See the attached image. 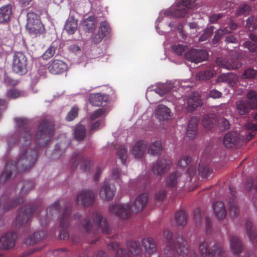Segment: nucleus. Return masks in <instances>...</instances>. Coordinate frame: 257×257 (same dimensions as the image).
I'll list each match as a JSON object with an SVG mask.
<instances>
[{
	"label": "nucleus",
	"instance_id": "obj_1",
	"mask_svg": "<svg viewBox=\"0 0 257 257\" xmlns=\"http://www.w3.org/2000/svg\"><path fill=\"white\" fill-rule=\"evenodd\" d=\"M36 159V152L26 146L21 149L19 158L14 165L20 171H27L34 165Z\"/></svg>",
	"mask_w": 257,
	"mask_h": 257
},
{
	"label": "nucleus",
	"instance_id": "obj_2",
	"mask_svg": "<svg viewBox=\"0 0 257 257\" xmlns=\"http://www.w3.org/2000/svg\"><path fill=\"white\" fill-rule=\"evenodd\" d=\"M26 27L29 34L34 37L42 34L45 32L44 26L40 17L33 12L28 13Z\"/></svg>",
	"mask_w": 257,
	"mask_h": 257
},
{
	"label": "nucleus",
	"instance_id": "obj_3",
	"mask_svg": "<svg viewBox=\"0 0 257 257\" xmlns=\"http://www.w3.org/2000/svg\"><path fill=\"white\" fill-rule=\"evenodd\" d=\"M206 240L199 245V251L202 257H223V252L218 244H213Z\"/></svg>",
	"mask_w": 257,
	"mask_h": 257
},
{
	"label": "nucleus",
	"instance_id": "obj_4",
	"mask_svg": "<svg viewBox=\"0 0 257 257\" xmlns=\"http://www.w3.org/2000/svg\"><path fill=\"white\" fill-rule=\"evenodd\" d=\"M246 96L247 102L240 100L236 104V110L240 115H243L248 112L249 108H257V93L250 90L247 93Z\"/></svg>",
	"mask_w": 257,
	"mask_h": 257
},
{
	"label": "nucleus",
	"instance_id": "obj_5",
	"mask_svg": "<svg viewBox=\"0 0 257 257\" xmlns=\"http://www.w3.org/2000/svg\"><path fill=\"white\" fill-rule=\"evenodd\" d=\"M27 58L25 54L20 52H15L12 61L13 70L18 74H24L27 70Z\"/></svg>",
	"mask_w": 257,
	"mask_h": 257
},
{
	"label": "nucleus",
	"instance_id": "obj_6",
	"mask_svg": "<svg viewBox=\"0 0 257 257\" xmlns=\"http://www.w3.org/2000/svg\"><path fill=\"white\" fill-rule=\"evenodd\" d=\"M109 211L122 219L128 218L133 212L128 203L111 205L109 207Z\"/></svg>",
	"mask_w": 257,
	"mask_h": 257
},
{
	"label": "nucleus",
	"instance_id": "obj_7",
	"mask_svg": "<svg viewBox=\"0 0 257 257\" xmlns=\"http://www.w3.org/2000/svg\"><path fill=\"white\" fill-rule=\"evenodd\" d=\"M94 200V194L90 191H84L79 193L77 197L76 201L78 204L84 206L91 205Z\"/></svg>",
	"mask_w": 257,
	"mask_h": 257
},
{
	"label": "nucleus",
	"instance_id": "obj_8",
	"mask_svg": "<svg viewBox=\"0 0 257 257\" xmlns=\"http://www.w3.org/2000/svg\"><path fill=\"white\" fill-rule=\"evenodd\" d=\"M16 237V235L11 232L5 234L0 239V248L7 249L14 247Z\"/></svg>",
	"mask_w": 257,
	"mask_h": 257
},
{
	"label": "nucleus",
	"instance_id": "obj_9",
	"mask_svg": "<svg viewBox=\"0 0 257 257\" xmlns=\"http://www.w3.org/2000/svg\"><path fill=\"white\" fill-rule=\"evenodd\" d=\"M186 58L195 63H198L205 60L207 58L205 51H198L192 50L188 52L185 55Z\"/></svg>",
	"mask_w": 257,
	"mask_h": 257
},
{
	"label": "nucleus",
	"instance_id": "obj_10",
	"mask_svg": "<svg viewBox=\"0 0 257 257\" xmlns=\"http://www.w3.org/2000/svg\"><path fill=\"white\" fill-rule=\"evenodd\" d=\"M12 6L10 4L0 8V24L7 25L9 23L12 15Z\"/></svg>",
	"mask_w": 257,
	"mask_h": 257
},
{
	"label": "nucleus",
	"instance_id": "obj_11",
	"mask_svg": "<svg viewBox=\"0 0 257 257\" xmlns=\"http://www.w3.org/2000/svg\"><path fill=\"white\" fill-rule=\"evenodd\" d=\"M148 199V195L145 193L138 196L132 206V211L138 212L142 211L146 206Z\"/></svg>",
	"mask_w": 257,
	"mask_h": 257
},
{
	"label": "nucleus",
	"instance_id": "obj_12",
	"mask_svg": "<svg viewBox=\"0 0 257 257\" xmlns=\"http://www.w3.org/2000/svg\"><path fill=\"white\" fill-rule=\"evenodd\" d=\"M115 192L113 186L105 182L100 191V196L103 200H110L113 198Z\"/></svg>",
	"mask_w": 257,
	"mask_h": 257
},
{
	"label": "nucleus",
	"instance_id": "obj_13",
	"mask_svg": "<svg viewBox=\"0 0 257 257\" xmlns=\"http://www.w3.org/2000/svg\"><path fill=\"white\" fill-rule=\"evenodd\" d=\"M48 68L51 73L57 74L65 71L67 69V65L62 61L56 60L50 64Z\"/></svg>",
	"mask_w": 257,
	"mask_h": 257
},
{
	"label": "nucleus",
	"instance_id": "obj_14",
	"mask_svg": "<svg viewBox=\"0 0 257 257\" xmlns=\"http://www.w3.org/2000/svg\"><path fill=\"white\" fill-rule=\"evenodd\" d=\"M170 164V161L162 159L154 164L152 170L155 174H162L169 169Z\"/></svg>",
	"mask_w": 257,
	"mask_h": 257
},
{
	"label": "nucleus",
	"instance_id": "obj_15",
	"mask_svg": "<svg viewBox=\"0 0 257 257\" xmlns=\"http://www.w3.org/2000/svg\"><path fill=\"white\" fill-rule=\"evenodd\" d=\"M195 1L194 0H183L179 4L180 8L175 12V15L178 17H184L188 9L194 7Z\"/></svg>",
	"mask_w": 257,
	"mask_h": 257
},
{
	"label": "nucleus",
	"instance_id": "obj_16",
	"mask_svg": "<svg viewBox=\"0 0 257 257\" xmlns=\"http://www.w3.org/2000/svg\"><path fill=\"white\" fill-rule=\"evenodd\" d=\"M213 212L218 220H223L226 216V211L224 204L221 201H217L213 205Z\"/></svg>",
	"mask_w": 257,
	"mask_h": 257
},
{
	"label": "nucleus",
	"instance_id": "obj_17",
	"mask_svg": "<svg viewBox=\"0 0 257 257\" xmlns=\"http://www.w3.org/2000/svg\"><path fill=\"white\" fill-rule=\"evenodd\" d=\"M94 224L103 232L108 233L109 228L105 218L100 214H96L93 216Z\"/></svg>",
	"mask_w": 257,
	"mask_h": 257
},
{
	"label": "nucleus",
	"instance_id": "obj_18",
	"mask_svg": "<svg viewBox=\"0 0 257 257\" xmlns=\"http://www.w3.org/2000/svg\"><path fill=\"white\" fill-rule=\"evenodd\" d=\"M39 130L36 134V137L38 139L42 140L43 142L48 141L52 135V131L51 128H49L47 124H44L43 126H40Z\"/></svg>",
	"mask_w": 257,
	"mask_h": 257
},
{
	"label": "nucleus",
	"instance_id": "obj_19",
	"mask_svg": "<svg viewBox=\"0 0 257 257\" xmlns=\"http://www.w3.org/2000/svg\"><path fill=\"white\" fill-rule=\"evenodd\" d=\"M171 110L167 106L164 105H159L156 110V117L160 120L168 119L171 116Z\"/></svg>",
	"mask_w": 257,
	"mask_h": 257
},
{
	"label": "nucleus",
	"instance_id": "obj_20",
	"mask_svg": "<svg viewBox=\"0 0 257 257\" xmlns=\"http://www.w3.org/2000/svg\"><path fill=\"white\" fill-rule=\"evenodd\" d=\"M142 245L146 252L150 255L155 253L157 251L156 242L151 237L144 238L142 240Z\"/></svg>",
	"mask_w": 257,
	"mask_h": 257
},
{
	"label": "nucleus",
	"instance_id": "obj_21",
	"mask_svg": "<svg viewBox=\"0 0 257 257\" xmlns=\"http://www.w3.org/2000/svg\"><path fill=\"white\" fill-rule=\"evenodd\" d=\"M146 144L144 141H140L137 142L132 148V153L136 158H142L146 151Z\"/></svg>",
	"mask_w": 257,
	"mask_h": 257
},
{
	"label": "nucleus",
	"instance_id": "obj_22",
	"mask_svg": "<svg viewBox=\"0 0 257 257\" xmlns=\"http://www.w3.org/2000/svg\"><path fill=\"white\" fill-rule=\"evenodd\" d=\"M108 99V95L100 93L91 94L89 97L90 103L93 105L97 106L102 105L103 102H107Z\"/></svg>",
	"mask_w": 257,
	"mask_h": 257
},
{
	"label": "nucleus",
	"instance_id": "obj_23",
	"mask_svg": "<svg viewBox=\"0 0 257 257\" xmlns=\"http://www.w3.org/2000/svg\"><path fill=\"white\" fill-rule=\"evenodd\" d=\"M78 21L74 17H69L66 21L64 29L69 35H72L76 31Z\"/></svg>",
	"mask_w": 257,
	"mask_h": 257
},
{
	"label": "nucleus",
	"instance_id": "obj_24",
	"mask_svg": "<svg viewBox=\"0 0 257 257\" xmlns=\"http://www.w3.org/2000/svg\"><path fill=\"white\" fill-rule=\"evenodd\" d=\"M96 21L93 16H89L81 22L83 29L88 33L93 32L96 28Z\"/></svg>",
	"mask_w": 257,
	"mask_h": 257
},
{
	"label": "nucleus",
	"instance_id": "obj_25",
	"mask_svg": "<svg viewBox=\"0 0 257 257\" xmlns=\"http://www.w3.org/2000/svg\"><path fill=\"white\" fill-rule=\"evenodd\" d=\"M187 103L186 107L188 110L192 111L201 105V101L200 97L196 93H195L189 96L187 98Z\"/></svg>",
	"mask_w": 257,
	"mask_h": 257
},
{
	"label": "nucleus",
	"instance_id": "obj_26",
	"mask_svg": "<svg viewBox=\"0 0 257 257\" xmlns=\"http://www.w3.org/2000/svg\"><path fill=\"white\" fill-rule=\"evenodd\" d=\"M172 249L176 250L180 255L185 256L189 255V257H197L196 253L189 251L188 245L185 241H182L181 244L178 245L177 247H173Z\"/></svg>",
	"mask_w": 257,
	"mask_h": 257
},
{
	"label": "nucleus",
	"instance_id": "obj_27",
	"mask_svg": "<svg viewBox=\"0 0 257 257\" xmlns=\"http://www.w3.org/2000/svg\"><path fill=\"white\" fill-rule=\"evenodd\" d=\"M110 32V28L106 22H102L98 31V38L95 37L93 41L95 43L100 41L102 38L107 35Z\"/></svg>",
	"mask_w": 257,
	"mask_h": 257
},
{
	"label": "nucleus",
	"instance_id": "obj_28",
	"mask_svg": "<svg viewBox=\"0 0 257 257\" xmlns=\"http://www.w3.org/2000/svg\"><path fill=\"white\" fill-rule=\"evenodd\" d=\"M216 63L219 66L227 69H236L240 66V64L239 63L234 62L231 63H229L224 59H222L221 58H218L216 60Z\"/></svg>",
	"mask_w": 257,
	"mask_h": 257
},
{
	"label": "nucleus",
	"instance_id": "obj_29",
	"mask_svg": "<svg viewBox=\"0 0 257 257\" xmlns=\"http://www.w3.org/2000/svg\"><path fill=\"white\" fill-rule=\"evenodd\" d=\"M127 247L131 253L134 255H137L141 252V248L138 241H130L127 243Z\"/></svg>",
	"mask_w": 257,
	"mask_h": 257
},
{
	"label": "nucleus",
	"instance_id": "obj_30",
	"mask_svg": "<svg viewBox=\"0 0 257 257\" xmlns=\"http://www.w3.org/2000/svg\"><path fill=\"white\" fill-rule=\"evenodd\" d=\"M197 124L198 119L196 117H193L190 119L187 130V134L189 137L191 138L196 134Z\"/></svg>",
	"mask_w": 257,
	"mask_h": 257
},
{
	"label": "nucleus",
	"instance_id": "obj_31",
	"mask_svg": "<svg viewBox=\"0 0 257 257\" xmlns=\"http://www.w3.org/2000/svg\"><path fill=\"white\" fill-rule=\"evenodd\" d=\"M236 134L231 132L225 135L223 139V144L226 147L230 148L236 141Z\"/></svg>",
	"mask_w": 257,
	"mask_h": 257
},
{
	"label": "nucleus",
	"instance_id": "obj_32",
	"mask_svg": "<svg viewBox=\"0 0 257 257\" xmlns=\"http://www.w3.org/2000/svg\"><path fill=\"white\" fill-rule=\"evenodd\" d=\"M230 248L232 251L235 254L241 252L242 247L241 243L236 237H233L230 240Z\"/></svg>",
	"mask_w": 257,
	"mask_h": 257
},
{
	"label": "nucleus",
	"instance_id": "obj_33",
	"mask_svg": "<svg viewBox=\"0 0 257 257\" xmlns=\"http://www.w3.org/2000/svg\"><path fill=\"white\" fill-rule=\"evenodd\" d=\"M236 27V25L235 24L232 23L229 26V30L226 29H224V30L221 29H219L214 36V37L213 39V42L214 43H217L222 35L226 33H230L231 30L235 29Z\"/></svg>",
	"mask_w": 257,
	"mask_h": 257
},
{
	"label": "nucleus",
	"instance_id": "obj_34",
	"mask_svg": "<svg viewBox=\"0 0 257 257\" xmlns=\"http://www.w3.org/2000/svg\"><path fill=\"white\" fill-rule=\"evenodd\" d=\"M180 175L177 173L172 174L166 180V185L168 187H173L180 183Z\"/></svg>",
	"mask_w": 257,
	"mask_h": 257
},
{
	"label": "nucleus",
	"instance_id": "obj_35",
	"mask_svg": "<svg viewBox=\"0 0 257 257\" xmlns=\"http://www.w3.org/2000/svg\"><path fill=\"white\" fill-rule=\"evenodd\" d=\"M85 131L86 130L84 125L82 124L78 125L74 131L75 139L78 141L84 139L86 134Z\"/></svg>",
	"mask_w": 257,
	"mask_h": 257
},
{
	"label": "nucleus",
	"instance_id": "obj_36",
	"mask_svg": "<svg viewBox=\"0 0 257 257\" xmlns=\"http://www.w3.org/2000/svg\"><path fill=\"white\" fill-rule=\"evenodd\" d=\"M175 220L178 225H185L187 223V216L185 213L183 211L177 212L175 216Z\"/></svg>",
	"mask_w": 257,
	"mask_h": 257
},
{
	"label": "nucleus",
	"instance_id": "obj_37",
	"mask_svg": "<svg viewBox=\"0 0 257 257\" xmlns=\"http://www.w3.org/2000/svg\"><path fill=\"white\" fill-rule=\"evenodd\" d=\"M161 143L160 141H156L150 145L148 149V153L153 155L158 154L162 150Z\"/></svg>",
	"mask_w": 257,
	"mask_h": 257
},
{
	"label": "nucleus",
	"instance_id": "obj_38",
	"mask_svg": "<svg viewBox=\"0 0 257 257\" xmlns=\"http://www.w3.org/2000/svg\"><path fill=\"white\" fill-rule=\"evenodd\" d=\"M80 227L84 232H88L92 229V225L88 218H86L83 220Z\"/></svg>",
	"mask_w": 257,
	"mask_h": 257
},
{
	"label": "nucleus",
	"instance_id": "obj_39",
	"mask_svg": "<svg viewBox=\"0 0 257 257\" xmlns=\"http://www.w3.org/2000/svg\"><path fill=\"white\" fill-rule=\"evenodd\" d=\"M7 95L9 98H16L21 96H24L23 93L19 90L12 89L8 91Z\"/></svg>",
	"mask_w": 257,
	"mask_h": 257
},
{
	"label": "nucleus",
	"instance_id": "obj_40",
	"mask_svg": "<svg viewBox=\"0 0 257 257\" xmlns=\"http://www.w3.org/2000/svg\"><path fill=\"white\" fill-rule=\"evenodd\" d=\"M31 138V137L30 132L26 131L23 134V136L20 139V143L23 145H27L30 143Z\"/></svg>",
	"mask_w": 257,
	"mask_h": 257
},
{
	"label": "nucleus",
	"instance_id": "obj_41",
	"mask_svg": "<svg viewBox=\"0 0 257 257\" xmlns=\"http://www.w3.org/2000/svg\"><path fill=\"white\" fill-rule=\"evenodd\" d=\"M126 153L127 150L125 147L121 146L117 152V155L118 157L121 159V162L123 164L125 163L126 159Z\"/></svg>",
	"mask_w": 257,
	"mask_h": 257
},
{
	"label": "nucleus",
	"instance_id": "obj_42",
	"mask_svg": "<svg viewBox=\"0 0 257 257\" xmlns=\"http://www.w3.org/2000/svg\"><path fill=\"white\" fill-rule=\"evenodd\" d=\"M55 53V48L53 46L49 47L42 55L44 59L47 60L52 57Z\"/></svg>",
	"mask_w": 257,
	"mask_h": 257
},
{
	"label": "nucleus",
	"instance_id": "obj_43",
	"mask_svg": "<svg viewBox=\"0 0 257 257\" xmlns=\"http://www.w3.org/2000/svg\"><path fill=\"white\" fill-rule=\"evenodd\" d=\"M246 27L250 31L257 29V20L253 18H248L246 22Z\"/></svg>",
	"mask_w": 257,
	"mask_h": 257
},
{
	"label": "nucleus",
	"instance_id": "obj_44",
	"mask_svg": "<svg viewBox=\"0 0 257 257\" xmlns=\"http://www.w3.org/2000/svg\"><path fill=\"white\" fill-rule=\"evenodd\" d=\"M78 108L76 107H73L71 110L68 112L66 119L68 121H71L74 119L77 115Z\"/></svg>",
	"mask_w": 257,
	"mask_h": 257
},
{
	"label": "nucleus",
	"instance_id": "obj_45",
	"mask_svg": "<svg viewBox=\"0 0 257 257\" xmlns=\"http://www.w3.org/2000/svg\"><path fill=\"white\" fill-rule=\"evenodd\" d=\"M257 74V72L252 69H248L246 70L242 75V78H253Z\"/></svg>",
	"mask_w": 257,
	"mask_h": 257
},
{
	"label": "nucleus",
	"instance_id": "obj_46",
	"mask_svg": "<svg viewBox=\"0 0 257 257\" xmlns=\"http://www.w3.org/2000/svg\"><path fill=\"white\" fill-rule=\"evenodd\" d=\"M229 214L231 216H235L238 213V209L235 203H231L229 204Z\"/></svg>",
	"mask_w": 257,
	"mask_h": 257
},
{
	"label": "nucleus",
	"instance_id": "obj_47",
	"mask_svg": "<svg viewBox=\"0 0 257 257\" xmlns=\"http://www.w3.org/2000/svg\"><path fill=\"white\" fill-rule=\"evenodd\" d=\"M186 47L182 45L178 44L172 47L173 51L178 55H181L186 50Z\"/></svg>",
	"mask_w": 257,
	"mask_h": 257
},
{
	"label": "nucleus",
	"instance_id": "obj_48",
	"mask_svg": "<svg viewBox=\"0 0 257 257\" xmlns=\"http://www.w3.org/2000/svg\"><path fill=\"white\" fill-rule=\"evenodd\" d=\"M115 257H132L128 251L124 248H119L116 252Z\"/></svg>",
	"mask_w": 257,
	"mask_h": 257
},
{
	"label": "nucleus",
	"instance_id": "obj_49",
	"mask_svg": "<svg viewBox=\"0 0 257 257\" xmlns=\"http://www.w3.org/2000/svg\"><path fill=\"white\" fill-rule=\"evenodd\" d=\"M244 47L248 48L249 51L257 53V44L250 42H246L244 44Z\"/></svg>",
	"mask_w": 257,
	"mask_h": 257
},
{
	"label": "nucleus",
	"instance_id": "obj_50",
	"mask_svg": "<svg viewBox=\"0 0 257 257\" xmlns=\"http://www.w3.org/2000/svg\"><path fill=\"white\" fill-rule=\"evenodd\" d=\"M210 74L211 75H212V73L210 71H206L204 72H201L197 74L196 78L197 79L199 80L208 79L210 77Z\"/></svg>",
	"mask_w": 257,
	"mask_h": 257
},
{
	"label": "nucleus",
	"instance_id": "obj_51",
	"mask_svg": "<svg viewBox=\"0 0 257 257\" xmlns=\"http://www.w3.org/2000/svg\"><path fill=\"white\" fill-rule=\"evenodd\" d=\"M106 110L104 108H100L95 111L91 116V119H94L97 117L102 115L105 113Z\"/></svg>",
	"mask_w": 257,
	"mask_h": 257
},
{
	"label": "nucleus",
	"instance_id": "obj_52",
	"mask_svg": "<svg viewBox=\"0 0 257 257\" xmlns=\"http://www.w3.org/2000/svg\"><path fill=\"white\" fill-rule=\"evenodd\" d=\"M213 29L210 28L207 29L204 32V33L200 37L199 41H203L206 40L208 37H209L212 34Z\"/></svg>",
	"mask_w": 257,
	"mask_h": 257
},
{
	"label": "nucleus",
	"instance_id": "obj_53",
	"mask_svg": "<svg viewBox=\"0 0 257 257\" xmlns=\"http://www.w3.org/2000/svg\"><path fill=\"white\" fill-rule=\"evenodd\" d=\"M190 161V158L188 157H184L181 158L178 162V165L182 167H186Z\"/></svg>",
	"mask_w": 257,
	"mask_h": 257
},
{
	"label": "nucleus",
	"instance_id": "obj_54",
	"mask_svg": "<svg viewBox=\"0 0 257 257\" xmlns=\"http://www.w3.org/2000/svg\"><path fill=\"white\" fill-rule=\"evenodd\" d=\"M213 122V119L210 117L205 118L203 120V125L206 128H209L210 125Z\"/></svg>",
	"mask_w": 257,
	"mask_h": 257
},
{
	"label": "nucleus",
	"instance_id": "obj_55",
	"mask_svg": "<svg viewBox=\"0 0 257 257\" xmlns=\"http://www.w3.org/2000/svg\"><path fill=\"white\" fill-rule=\"evenodd\" d=\"M249 10L250 7L248 5H244L239 8L238 14L239 15L245 14V13L249 12Z\"/></svg>",
	"mask_w": 257,
	"mask_h": 257
},
{
	"label": "nucleus",
	"instance_id": "obj_56",
	"mask_svg": "<svg viewBox=\"0 0 257 257\" xmlns=\"http://www.w3.org/2000/svg\"><path fill=\"white\" fill-rule=\"evenodd\" d=\"M68 220V213L67 212V211H66L63 214V217L60 219V224L62 226V227H64V226H65V221L66 222H67Z\"/></svg>",
	"mask_w": 257,
	"mask_h": 257
},
{
	"label": "nucleus",
	"instance_id": "obj_57",
	"mask_svg": "<svg viewBox=\"0 0 257 257\" xmlns=\"http://www.w3.org/2000/svg\"><path fill=\"white\" fill-rule=\"evenodd\" d=\"M165 196V192L164 191H161L156 194L155 198L156 200L162 201L164 199Z\"/></svg>",
	"mask_w": 257,
	"mask_h": 257
},
{
	"label": "nucleus",
	"instance_id": "obj_58",
	"mask_svg": "<svg viewBox=\"0 0 257 257\" xmlns=\"http://www.w3.org/2000/svg\"><path fill=\"white\" fill-rule=\"evenodd\" d=\"M221 95V93L215 89L211 90L209 93L210 96L213 98H219Z\"/></svg>",
	"mask_w": 257,
	"mask_h": 257
},
{
	"label": "nucleus",
	"instance_id": "obj_59",
	"mask_svg": "<svg viewBox=\"0 0 257 257\" xmlns=\"http://www.w3.org/2000/svg\"><path fill=\"white\" fill-rule=\"evenodd\" d=\"M220 126L224 130H226L229 127V122L226 119L222 118L220 120Z\"/></svg>",
	"mask_w": 257,
	"mask_h": 257
},
{
	"label": "nucleus",
	"instance_id": "obj_60",
	"mask_svg": "<svg viewBox=\"0 0 257 257\" xmlns=\"http://www.w3.org/2000/svg\"><path fill=\"white\" fill-rule=\"evenodd\" d=\"M163 236L167 241L169 242L172 239V234L169 230L165 229L164 230Z\"/></svg>",
	"mask_w": 257,
	"mask_h": 257
},
{
	"label": "nucleus",
	"instance_id": "obj_61",
	"mask_svg": "<svg viewBox=\"0 0 257 257\" xmlns=\"http://www.w3.org/2000/svg\"><path fill=\"white\" fill-rule=\"evenodd\" d=\"M4 82L7 85H15V82L7 74L4 75Z\"/></svg>",
	"mask_w": 257,
	"mask_h": 257
},
{
	"label": "nucleus",
	"instance_id": "obj_62",
	"mask_svg": "<svg viewBox=\"0 0 257 257\" xmlns=\"http://www.w3.org/2000/svg\"><path fill=\"white\" fill-rule=\"evenodd\" d=\"M170 10H166L165 11L161 12L160 14L159 17L157 20L156 23H159L162 21V17H163V15H164L165 16H168L170 14Z\"/></svg>",
	"mask_w": 257,
	"mask_h": 257
},
{
	"label": "nucleus",
	"instance_id": "obj_63",
	"mask_svg": "<svg viewBox=\"0 0 257 257\" xmlns=\"http://www.w3.org/2000/svg\"><path fill=\"white\" fill-rule=\"evenodd\" d=\"M111 178L114 180H117L119 178V174L117 169H113L111 173Z\"/></svg>",
	"mask_w": 257,
	"mask_h": 257
},
{
	"label": "nucleus",
	"instance_id": "obj_64",
	"mask_svg": "<svg viewBox=\"0 0 257 257\" xmlns=\"http://www.w3.org/2000/svg\"><path fill=\"white\" fill-rule=\"evenodd\" d=\"M245 127L249 130H257V125L252 122H248L245 124Z\"/></svg>",
	"mask_w": 257,
	"mask_h": 257
}]
</instances>
